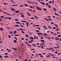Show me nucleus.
Here are the masks:
<instances>
[{
	"instance_id": "a18cd8bd",
	"label": "nucleus",
	"mask_w": 61,
	"mask_h": 61,
	"mask_svg": "<svg viewBox=\"0 0 61 61\" xmlns=\"http://www.w3.org/2000/svg\"><path fill=\"white\" fill-rule=\"evenodd\" d=\"M29 43H32V42L31 41H29Z\"/></svg>"
},
{
	"instance_id": "c9c22d12",
	"label": "nucleus",
	"mask_w": 61,
	"mask_h": 61,
	"mask_svg": "<svg viewBox=\"0 0 61 61\" xmlns=\"http://www.w3.org/2000/svg\"><path fill=\"white\" fill-rule=\"evenodd\" d=\"M23 6V5H21L19 6L20 7H22V6Z\"/></svg>"
},
{
	"instance_id": "ea45409f",
	"label": "nucleus",
	"mask_w": 61,
	"mask_h": 61,
	"mask_svg": "<svg viewBox=\"0 0 61 61\" xmlns=\"http://www.w3.org/2000/svg\"><path fill=\"white\" fill-rule=\"evenodd\" d=\"M56 35H57V34H56V33H55L53 34V35H54V36H56Z\"/></svg>"
},
{
	"instance_id": "c03bdc74",
	"label": "nucleus",
	"mask_w": 61,
	"mask_h": 61,
	"mask_svg": "<svg viewBox=\"0 0 61 61\" xmlns=\"http://www.w3.org/2000/svg\"><path fill=\"white\" fill-rule=\"evenodd\" d=\"M36 32H37V33H38V32H39V31H38V30H36Z\"/></svg>"
},
{
	"instance_id": "e2e57ef3",
	"label": "nucleus",
	"mask_w": 61,
	"mask_h": 61,
	"mask_svg": "<svg viewBox=\"0 0 61 61\" xmlns=\"http://www.w3.org/2000/svg\"><path fill=\"white\" fill-rule=\"evenodd\" d=\"M5 55H8V53H5Z\"/></svg>"
},
{
	"instance_id": "1a4fd4ad",
	"label": "nucleus",
	"mask_w": 61,
	"mask_h": 61,
	"mask_svg": "<svg viewBox=\"0 0 61 61\" xmlns=\"http://www.w3.org/2000/svg\"><path fill=\"white\" fill-rule=\"evenodd\" d=\"M45 19V20H46L47 21H49V20H48L46 18H44Z\"/></svg>"
},
{
	"instance_id": "a878e982",
	"label": "nucleus",
	"mask_w": 61,
	"mask_h": 61,
	"mask_svg": "<svg viewBox=\"0 0 61 61\" xmlns=\"http://www.w3.org/2000/svg\"><path fill=\"white\" fill-rule=\"evenodd\" d=\"M44 10H45V11H46L47 10L46 8H43Z\"/></svg>"
},
{
	"instance_id": "bf43d9fd",
	"label": "nucleus",
	"mask_w": 61,
	"mask_h": 61,
	"mask_svg": "<svg viewBox=\"0 0 61 61\" xmlns=\"http://www.w3.org/2000/svg\"><path fill=\"white\" fill-rule=\"evenodd\" d=\"M38 37H37V36H36V39H38Z\"/></svg>"
},
{
	"instance_id": "412c9836",
	"label": "nucleus",
	"mask_w": 61,
	"mask_h": 61,
	"mask_svg": "<svg viewBox=\"0 0 61 61\" xmlns=\"http://www.w3.org/2000/svg\"><path fill=\"white\" fill-rule=\"evenodd\" d=\"M34 17L36 18V19H37L38 18V17L36 16H34Z\"/></svg>"
},
{
	"instance_id": "0eeeda50",
	"label": "nucleus",
	"mask_w": 61,
	"mask_h": 61,
	"mask_svg": "<svg viewBox=\"0 0 61 61\" xmlns=\"http://www.w3.org/2000/svg\"><path fill=\"white\" fill-rule=\"evenodd\" d=\"M19 11H18V10H17V11H16L15 12V13H16V14H17V13H19Z\"/></svg>"
},
{
	"instance_id": "6e6552de",
	"label": "nucleus",
	"mask_w": 61,
	"mask_h": 61,
	"mask_svg": "<svg viewBox=\"0 0 61 61\" xmlns=\"http://www.w3.org/2000/svg\"><path fill=\"white\" fill-rule=\"evenodd\" d=\"M21 22L23 23H25V22H26V21L24 20H22Z\"/></svg>"
},
{
	"instance_id": "4c0bfd02",
	"label": "nucleus",
	"mask_w": 61,
	"mask_h": 61,
	"mask_svg": "<svg viewBox=\"0 0 61 61\" xmlns=\"http://www.w3.org/2000/svg\"><path fill=\"white\" fill-rule=\"evenodd\" d=\"M44 35L45 36H47V34H46V33H44Z\"/></svg>"
},
{
	"instance_id": "7c9ffc66",
	"label": "nucleus",
	"mask_w": 61,
	"mask_h": 61,
	"mask_svg": "<svg viewBox=\"0 0 61 61\" xmlns=\"http://www.w3.org/2000/svg\"><path fill=\"white\" fill-rule=\"evenodd\" d=\"M20 30H21V31H23V29H22L21 28H20Z\"/></svg>"
},
{
	"instance_id": "79ce46f5",
	"label": "nucleus",
	"mask_w": 61,
	"mask_h": 61,
	"mask_svg": "<svg viewBox=\"0 0 61 61\" xmlns=\"http://www.w3.org/2000/svg\"><path fill=\"white\" fill-rule=\"evenodd\" d=\"M41 39H43V36H41Z\"/></svg>"
},
{
	"instance_id": "4d7b16f0",
	"label": "nucleus",
	"mask_w": 61,
	"mask_h": 61,
	"mask_svg": "<svg viewBox=\"0 0 61 61\" xmlns=\"http://www.w3.org/2000/svg\"><path fill=\"white\" fill-rule=\"evenodd\" d=\"M28 46H31V45H29V44H28Z\"/></svg>"
},
{
	"instance_id": "8fccbe9b",
	"label": "nucleus",
	"mask_w": 61,
	"mask_h": 61,
	"mask_svg": "<svg viewBox=\"0 0 61 61\" xmlns=\"http://www.w3.org/2000/svg\"><path fill=\"white\" fill-rule=\"evenodd\" d=\"M10 34H13V32L12 31H10Z\"/></svg>"
},
{
	"instance_id": "603ef678",
	"label": "nucleus",
	"mask_w": 61,
	"mask_h": 61,
	"mask_svg": "<svg viewBox=\"0 0 61 61\" xmlns=\"http://www.w3.org/2000/svg\"><path fill=\"white\" fill-rule=\"evenodd\" d=\"M20 26L21 27H24V26L21 24H20Z\"/></svg>"
},
{
	"instance_id": "ddd939ff",
	"label": "nucleus",
	"mask_w": 61,
	"mask_h": 61,
	"mask_svg": "<svg viewBox=\"0 0 61 61\" xmlns=\"http://www.w3.org/2000/svg\"><path fill=\"white\" fill-rule=\"evenodd\" d=\"M16 24H21V23H20V22H16Z\"/></svg>"
},
{
	"instance_id": "680f3d73",
	"label": "nucleus",
	"mask_w": 61,
	"mask_h": 61,
	"mask_svg": "<svg viewBox=\"0 0 61 61\" xmlns=\"http://www.w3.org/2000/svg\"><path fill=\"white\" fill-rule=\"evenodd\" d=\"M52 3L53 4H54V0H52Z\"/></svg>"
},
{
	"instance_id": "a19ab883",
	"label": "nucleus",
	"mask_w": 61,
	"mask_h": 61,
	"mask_svg": "<svg viewBox=\"0 0 61 61\" xmlns=\"http://www.w3.org/2000/svg\"><path fill=\"white\" fill-rule=\"evenodd\" d=\"M30 19H35V18L33 17L30 18Z\"/></svg>"
},
{
	"instance_id": "2f4dec72",
	"label": "nucleus",
	"mask_w": 61,
	"mask_h": 61,
	"mask_svg": "<svg viewBox=\"0 0 61 61\" xmlns=\"http://www.w3.org/2000/svg\"><path fill=\"white\" fill-rule=\"evenodd\" d=\"M49 3H50V4H52V1H49Z\"/></svg>"
},
{
	"instance_id": "0e129e2a",
	"label": "nucleus",
	"mask_w": 61,
	"mask_h": 61,
	"mask_svg": "<svg viewBox=\"0 0 61 61\" xmlns=\"http://www.w3.org/2000/svg\"><path fill=\"white\" fill-rule=\"evenodd\" d=\"M36 25V26H38V27L39 26V25Z\"/></svg>"
},
{
	"instance_id": "72a5a7b5",
	"label": "nucleus",
	"mask_w": 61,
	"mask_h": 61,
	"mask_svg": "<svg viewBox=\"0 0 61 61\" xmlns=\"http://www.w3.org/2000/svg\"><path fill=\"white\" fill-rule=\"evenodd\" d=\"M27 2H28V3H30V4H31V2H30V1H27Z\"/></svg>"
},
{
	"instance_id": "6ab92c4d",
	"label": "nucleus",
	"mask_w": 61,
	"mask_h": 61,
	"mask_svg": "<svg viewBox=\"0 0 61 61\" xmlns=\"http://www.w3.org/2000/svg\"><path fill=\"white\" fill-rule=\"evenodd\" d=\"M41 42H45V41L44 40H41Z\"/></svg>"
},
{
	"instance_id": "bb28decb",
	"label": "nucleus",
	"mask_w": 61,
	"mask_h": 61,
	"mask_svg": "<svg viewBox=\"0 0 61 61\" xmlns=\"http://www.w3.org/2000/svg\"><path fill=\"white\" fill-rule=\"evenodd\" d=\"M25 44H27V45H28V43L27 42H26V43H25Z\"/></svg>"
},
{
	"instance_id": "9d476101",
	"label": "nucleus",
	"mask_w": 61,
	"mask_h": 61,
	"mask_svg": "<svg viewBox=\"0 0 61 61\" xmlns=\"http://www.w3.org/2000/svg\"><path fill=\"white\" fill-rule=\"evenodd\" d=\"M14 34H16V31H14Z\"/></svg>"
},
{
	"instance_id": "7ed1b4c3",
	"label": "nucleus",
	"mask_w": 61,
	"mask_h": 61,
	"mask_svg": "<svg viewBox=\"0 0 61 61\" xmlns=\"http://www.w3.org/2000/svg\"><path fill=\"white\" fill-rule=\"evenodd\" d=\"M11 10H12V11H15V10L14 9H13L12 8H11Z\"/></svg>"
},
{
	"instance_id": "4be33fe9",
	"label": "nucleus",
	"mask_w": 61,
	"mask_h": 61,
	"mask_svg": "<svg viewBox=\"0 0 61 61\" xmlns=\"http://www.w3.org/2000/svg\"><path fill=\"white\" fill-rule=\"evenodd\" d=\"M35 46H35H36V45H35V44H33L32 45V46Z\"/></svg>"
},
{
	"instance_id": "338daca9",
	"label": "nucleus",
	"mask_w": 61,
	"mask_h": 61,
	"mask_svg": "<svg viewBox=\"0 0 61 61\" xmlns=\"http://www.w3.org/2000/svg\"><path fill=\"white\" fill-rule=\"evenodd\" d=\"M50 49L51 50H53V48L52 47H51L50 48Z\"/></svg>"
},
{
	"instance_id": "49530a36",
	"label": "nucleus",
	"mask_w": 61,
	"mask_h": 61,
	"mask_svg": "<svg viewBox=\"0 0 61 61\" xmlns=\"http://www.w3.org/2000/svg\"><path fill=\"white\" fill-rule=\"evenodd\" d=\"M30 41H31V42L32 43V42H34V41H33V40H30Z\"/></svg>"
},
{
	"instance_id": "393cba45",
	"label": "nucleus",
	"mask_w": 61,
	"mask_h": 61,
	"mask_svg": "<svg viewBox=\"0 0 61 61\" xmlns=\"http://www.w3.org/2000/svg\"><path fill=\"white\" fill-rule=\"evenodd\" d=\"M15 26H16V27H18V25H15Z\"/></svg>"
},
{
	"instance_id": "9b49d317",
	"label": "nucleus",
	"mask_w": 61,
	"mask_h": 61,
	"mask_svg": "<svg viewBox=\"0 0 61 61\" xmlns=\"http://www.w3.org/2000/svg\"><path fill=\"white\" fill-rule=\"evenodd\" d=\"M12 6H17V5H12Z\"/></svg>"
},
{
	"instance_id": "2eb2a0df",
	"label": "nucleus",
	"mask_w": 61,
	"mask_h": 61,
	"mask_svg": "<svg viewBox=\"0 0 61 61\" xmlns=\"http://www.w3.org/2000/svg\"><path fill=\"white\" fill-rule=\"evenodd\" d=\"M12 49L13 50H16V49L15 48H12Z\"/></svg>"
},
{
	"instance_id": "3c124183",
	"label": "nucleus",
	"mask_w": 61,
	"mask_h": 61,
	"mask_svg": "<svg viewBox=\"0 0 61 61\" xmlns=\"http://www.w3.org/2000/svg\"><path fill=\"white\" fill-rule=\"evenodd\" d=\"M21 32H22V33H23L24 34H25V32L23 31H21Z\"/></svg>"
},
{
	"instance_id": "69168bd1",
	"label": "nucleus",
	"mask_w": 61,
	"mask_h": 61,
	"mask_svg": "<svg viewBox=\"0 0 61 61\" xmlns=\"http://www.w3.org/2000/svg\"><path fill=\"white\" fill-rule=\"evenodd\" d=\"M3 4H4V5H7V4H6V3H3Z\"/></svg>"
},
{
	"instance_id": "f3484780",
	"label": "nucleus",
	"mask_w": 61,
	"mask_h": 61,
	"mask_svg": "<svg viewBox=\"0 0 61 61\" xmlns=\"http://www.w3.org/2000/svg\"><path fill=\"white\" fill-rule=\"evenodd\" d=\"M4 57L5 58H7V57H8V56H4Z\"/></svg>"
},
{
	"instance_id": "6e6d98bb",
	"label": "nucleus",
	"mask_w": 61,
	"mask_h": 61,
	"mask_svg": "<svg viewBox=\"0 0 61 61\" xmlns=\"http://www.w3.org/2000/svg\"><path fill=\"white\" fill-rule=\"evenodd\" d=\"M48 7L50 8H51V6L50 5H49L48 6Z\"/></svg>"
},
{
	"instance_id": "473e14b6",
	"label": "nucleus",
	"mask_w": 61,
	"mask_h": 61,
	"mask_svg": "<svg viewBox=\"0 0 61 61\" xmlns=\"http://www.w3.org/2000/svg\"><path fill=\"white\" fill-rule=\"evenodd\" d=\"M15 21H18V20L17 19H16L15 20Z\"/></svg>"
},
{
	"instance_id": "37998d69",
	"label": "nucleus",
	"mask_w": 61,
	"mask_h": 61,
	"mask_svg": "<svg viewBox=\"0 0 61 61\" xmlns=\"http://www.w3.org/2000/svg\"><path fill=\"white\" fill-rule=\"evenodd\" d=\"M14 38L16 40H17V39L16 38V37H14Z\"/></svg>"
},
{
	"instance_id": "423d86ee",
	"label": "nucleus",
	"mask_w": 61,
	"mask_h": 61,
	"mask_svg": "<svg viewBox=\"0 0 61 61\" xmlns=\"http://www.w3.org/2000/svg\"><path fill=\"white\" fill-rule=\"evenodd\" d=\"M36 9L37 10H39V8H39V7H36Z\"/></svg>"
},
{
	"instance_id": "f8f14e48",
	"label": "nucleus",
	"mask_w": 61,
	"mask_h": 61,
	"mask_svg": "<svg viewBox=\"0 0 61 61\" xmlns=\"http://www.w3.org/2000/svg\"><path fill=\"white\" fill-rule=\"evenodd\" d=\"M0 31H3V28H0Z\"/></svg>"
},
{
	"instance_id": "de8ad7c7",
	"label": "nucleus",
	"mask_w": 61,
	"mask_h": 61,
	"mask_svg": "<svg viewBox=\"0 0 61 61\" xmlns=\"http://www.w3.org/2000/svg\"><path fill=\"white\" fill-rule=\"evenodd\" d=\"M48 27H49V28H53L52 27H50L49 26H48Z\"/></svg>"
},
{
	"instance_id": "4468645a",
	"label": "nucleus",
	"mask_w": 61,
	"mask_h": 61,
	"mask_svg": "<svg viewBox=\"0 0 61 61\" xmlns=\"http://www.w3.org/2000/svg\"><path fill=\"white\" fill-rule=\"evenodd\" d=\"M48 56H51V53H49L48 54Z\"/></svg>"
},
{
	"instance_id": "dca6fc26",
	"label": "nucleus",
	"mask_w": 61,
	"mask_h": 61,
	"mask_svg": "<svg viewBox=\"0 0 61 61\" xmlns=\"http://www.w3.org/2000/svg\"><path fill=\"white\" fill-rule=\"evenodd\" d=\"M26 23H27V25L28 26V22H26Z\"/></svg>"
},
{
	"instance_id": "39448f33",
	"label": "nucleus",
	"mask_w": 61,
	"mask_h": 61,
	"mask_svg": "<svg viewBox=\"0 0 61 61\" xmlns=\"http://www.w3.org/2000/svg\"><path fill=\"white\" fill-rule=\"evenodd\" d=\"M38 34L39 35H42V34L40 33H38Z\"/></svg>"
},
{
	"instance_id": "20e7f679",
	"label": "nucleus",
	"mask_w": 61,
	"mask_h": 61,
	"mask_svg": "<svg viewBox=\"0 0 61 61\" xmlns=\"http://www.w3.org/2000/svg\"><path fill=\"white\" fill-rule=\"evenodd\" d=\"M13 42H14L15 43H16V42H17V41L15 40H14Z\"/></svg>"
},
{
	"instance_id": "c756f323",
	"label": "nucleus",
	"mask_w": 61,
	"mask_h": 61,
	"mask_svg": "<svg viewBox=\"0 0 61 61\" xmlns=\"http://www.w3.org/2000/svg\"><path fill=\"white\" fill-rule=\"evenodd\" d=\"M58 37H61V35H58L57 36Z\"/></svg>"
},
{
	"instance_id": "09e8293b",
	"label": "nucleus",
	"mask_w": 61,
	"mask_h": 61,
	"mask_svg": "<svg viewBox=\"0 0 61 61\" xmlns=\"http://www.w3.org/2000/svg\"><path fill=\"white\" fill-rule=\"evenodd\" d=\"M0 18H4V16H2L1 17H0Z\"/></svg>"
},
{
	"instance_id": "f257e3e1",
	"label": "nucleus",
	"mask_w": 61,
	"mask_h": 61,
	"mask_svg": "<svg viewBox=\"0 0 61 61\" xmlns=\"http://www.w3.org/2000/svg\"><path fill=\"white\" fill-rule=\"evenodd\" d=\"M40 3H41L43 5H45V3L44 2H40Z\"/></svg>"
},
{
	"instance_id": "b1692460",
	"label": "nucleus",
	"mask_w": 61,
	"mask_h": 61,
	"mask_svg": "<svg viewBox=\"0 0 61 61\" xmlns=\"http://www.w3.org/2000/svg\"><path fill=\"white\" fill-rule=\"evenodd\" d=\"M26 37H28V35L27 34H26Z\"/></svg>"
},
{
	"instance_id": "13d9d810",
	"label": "nucleus",
	"mask_w": 61,
	"mask_h": 61,
	"mask_svg": "<svg viewBox=\"0 0 61 61\" xmlns=\"http://www.w3.org/2000/svg\"><path fill=\"white\" fill-rule=\"evenodd\" d=\"M41 48H42V49H44V47L43 46H41Z\"/></svg>"
},
{
	"instance_id": "c85d7f7f",
	"label": "nucleus",
	"mask_w": 61,
	"mask_h": 61,
	"mask_svg": "<svg viewBox=\"0 0 61 61\" xmlns=\"http://www.w3.org/2000/svg\"><path fill=\"white\" fill-rule=\"evenodd\" d=\"M24 5L25 6H28V5H27L26 4H24Z\"/></svg>"
},
{
	"instance_id": "5fc2aeb1",
	"label": "nucleus",
	"mask_w": 61,
	"mask_h": 61,
	"mask_svg": "<svg viewBox=\"0 0 61 61\" xmlns=\"http://www.w3.org/2000/svg\"><path fill=\"white\" fill-rule=\"evenodd\" d=\"M51 56H53V55L51 53Z\"/></svg>"
},
{
	"instance_id": "a211bd4d",
	"label": "nucleus",
	"mask_w": 61,
	"mask_h": 61,
	"mask_svg": "<svg viewBox=\"0 0 61 61\" xmlns=\"http://www.w3.org/2000/svg\"><path fill=\"white\" fill-rule=\"evenodd\" d=\"M30 38V39H32V40H34V38H33V37H31Z\"/></svg>"
},
{
	"instance_id": "58836bf2",
	"label": "nucleus",
	"mask_w": 61,
	"mask_h": 61,
	"mask_svg": "<svg viewBox=\"0 0 61 61\" xmlns=\"http://www.w3.org/2000/svg\"><path fill=\"white\" fill-rule=\"evenodd\" d=\"M9 38H11V36H10V35H9L8 36Z\"/></svg>"
},
{
	"instance_id": "864d4df0",
	"label": "nucleus",
	"mask_w": 61,
	"mask_h": 61,
	"mask_svg": "<svg viewBox=\"0 0 61 61\" xmlns=\"http://www.w3.org/2000/svg\"><path fill=\"white\" fill-rule=\"evenodd\" d=\"M48 19L50 21H52V19H51L49 18Z\"/></svg>"
},
{
	"instance_id": "aec40b11",
	"label": "nucleus",
	"mask_w": 61,
	"mask_h": 61,
	"mask_svg": "<svg viewBox=\"0 0 61 61\" xmlns=\"http://www.w3.org/2000/svg\"><path fill=\"white\" fill-rule=\"evenodd\" d=\"M21 17H25V16H24V15H21Z\"/></svg>"
},
{
	"instance_id": "e433bc0d",
	"label": "nucleus",
	"mask_w": 61,
	"mask_h": 61,
	"mask_svg": "<svg viewBox=\"0 0 61 61\" xmlns=\"http://www.w3.org/2000/svg\"><path fill=\"white\" fill-rule=\"evenodd\" d=\"M11 1L12 3H14V1H13V0H11Z\"/></svg>"
},
{
	"instance_id": "052dcab7",
	"label": "nucleus",
	"mask_w": 61,
	"mask_h": 61,
	"mask_svg": "<svg viewBox=\"0 0 61 61\" xmlns=\"http://www.w3.org/2000/svg\"><path fill=\"white\" fill-rule=\"evenodd\" d=\"M31 49V50H35V49Z\"/></svg>"
},
{
	"instance_id": "774afa93",
	"label": "nucleus",
	"mask_w": 61,
	"mask_h": 61,
	"mask_svg": "<svg viewBox=\"0 0 61 61\" xmlns=\"http://www.w3.org/2000/svg\"><path fill=\"white\" fill-rule=\"evenodd\" d=\"M43 27H44V28H46V26H43Z\"/></svg>"
},
{
	"instance_id": "f03ea898",
	"label": "nucleus",
	"mask_w": 61,
	"mask_h": 61,
	"mask_svg": "<svg viewBox=\"0 0 61 61\" xmlns=\"http://www.w3.org/2000/svg\"><path fill=\"white\" fill-rule=\"evenodd\" d=\"M56 39L57 41H58L59 39V38L57 37L56 38Z\"/></svg>"
},
{
	"instance_id": "f704fd0d",
	"label": "nucleus",
	"mask_w": 61,
	"mask_h": 61,
	"mask_svg": "<svg viewBox=\"0 0 61 61\" xmlns=\"http://www.w3.org/2000/svg\"><path fill=\"white\" fill-rule=\"evenodd\" d=\"M8 19H9V20H11V18L10 17H9L8 18Z\"/></svg>"
},
{
	"instance_id": "cd10ccee",
	"label": "nucleus",
	"mask_w": 61,
	"mask_h": 61,
	"mask_svg": "<svg viewBox=\"0 0 61 61\" xmlns=\"http://www.w3.org/2000/svg\"><path fill=\"white\" fill-rule=\"evenodd\" d=\"M53 10H54V11H56V8H54Z\"/></svg>"
},
{
	"instance_id": "5701e85b",
	"label": "nucleus",
	"mask_w": 61,
	"mask_h": 61,
	"mask_svg": "<svg viewBox=\"0 0 61 61\" xmlns=\"http://www.w3.org/2000/svg\"><path fill=\"white\" fill-rule=\"evenodd\" d=\"M33 13H35V12H36V10H33Z\"/></svg>"
}]
</instances>
